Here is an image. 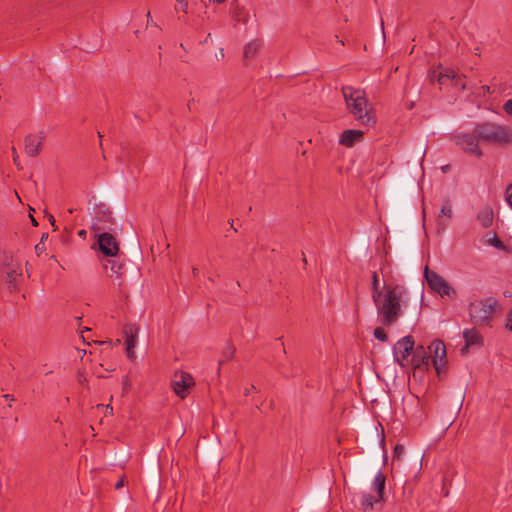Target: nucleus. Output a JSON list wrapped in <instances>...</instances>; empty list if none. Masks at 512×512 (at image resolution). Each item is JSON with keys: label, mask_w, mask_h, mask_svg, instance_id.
I'll list each match as a JSON object with an SVG mask.
<instances>
[{"label": "nucleus", "mask_w": 512, "mask_h": 512, "mask_svg": "<svg viewBox=\"0 0 512 512\" xmlns=\"http://www.w3.org/2000/svg\"><path fill=\"white\" fill-rule=\"evenodd\" d=\"M3 398L6 399L7 401H11V402H14L15 401V398L13 395L11 394H4L3 395Z\"/></svg>", "instance_id": "72a5a7b5"}, {"label": "nucleus", "mask_w": 512, "mask_h": 512, "mask_svg": "<svg viewBox=\"0 0 512 512\" xmlns=\"http://www.w3.org/2000/svg\"><path fill=\"white\" fill-rule=\"evenodd\" d=\"M363 132L356 129H348L342 132L339 143L345 147H352L356 142L361 141Z\"/></svg>", "instance_id": "a211bd4d"}, {"label": "nucleus", "mask_w": 512, "mask_h": 512, "mask_svg": "<svg viewBox=\"0 0 512 512\" xmlns=\"http://www.w3.org/2000/svg\"><path fill=\"white\" fill-rule=\"evenodd\" d=\"M499 307L494 297L471 302L468 307L470 319L476 324L488 323Z\"/></svg>", "instance_id": "39448f33"}, {"label": "nucleus", "mask_w": 512, "mask_h": 512, "mask_svg": "<svg viewBox=\"0 0 512 512\" xmlns=\"http://www.w3.org/2000/svg\"><path fill=\"white\" fill-rule=\"evenodd\" d=\"M174 393L181 399H185L195 386V380L191 374L185 371H176L171 382Z\"/></svg>", "instance_id": "0eeeda50"}, {"label": "nucleus", "mask_w": 512, "mask_h": 512, "mask_svg": "<svg viewBox=\"0 0 512 512\" xmlns=\"http://www.w3.org/2000/svg\"><path fill=\"white\" fill-rule=\"evenodd\" d=\"M430 355L429 360L431 359L432 364L437 371L438 374L441 373L442 370L445 369L446 366V347L443 341L436 340L431 343L428 347Z\"/></svg>", "instance_id": "9d476101"}, {"label": "nucleus", "mask_w": 512, "mask_h": 512, "mask_svg": "<svg viewBox=\"0 0 512 512\" xmlns=\"http://www.w3.org/2000/svg\"><path fill=\"white\" fill-rule=\"evenodd\" d=\"M103 268L111 278L119 280L118 285L122 284L121 276L123 274V264L115 259H106L103 262Z\"/></svg>", "instance_id": "dca6fc26"}, {"label": "nucleus", "mask_w": 512, "mask_h": 512, "mask_svg": "<svg viewBox=\"0 0 512 512\" xmlns=\"http://www.w3.org/2000/svg\"><path fill=\"white\" fill-rule=\"evenodd\" d=\"M192 272H193L194 276H196V275H198L199 270H198V268H193Z\"/></svg>", "instance_id": "ea45409f"}, {"label": "nucleus", "mask_w": 512, "mask_h": 512, "mask_svg": "<svg viewBox=\"0 0 512 512\" xmlns=\"http://www.w3.org/2000/svg\"><path fill=\"white\" fill-rule=\"evenodd\" d=\"M30 219H31V222H32L33 226H37L38 225L37 221L35 220V218L32 215H30Z\"/></svg>", "instance_id": "58836bf2"}, {"label": "nucleus", "mask_w": 512, "mask_h": 512, "mask_svg": "<svg viewBox=\"0 0 512 512\" xmlns=\"http://www.w3.org/2000/svg\"><path fill=\"white\" fill-rule=\"evenodd\" d=\"M124 483H125V478L124 477H121L117 483L115 484V489H120L124 486Z\"/></svg>", "instance_id": "2f4dec72"}, {"label": "nucleus", "mask_w": 512, "mask_h": 512, "mask_svg": "<svg viewBox=\"0 0 512 512\" xmlns=\"http://www.w3.org/2000/svg\"><path fill=\"white\" fill-rule=\"evenodd\" d=\"M371 289H372V299L374 297H376L377 293L382 292V290H380V287H379V279H378V274L376 271H374L372 273Z\"/></svg>", "instance_id": "4be33fe9"}, {"label": "nucleus", "mask_w": 512, "mask_h": 512, "mask_svg": "<svg viewBox=\"0 0 512 512\" xmlns=\"http://www.w3.org/2000/svg\"><path fill=\"white\" fill-rule=\"evenodd\" d=\"M463 338L465 346L461 349L462 354L468 353L471 347H481L483 345L482 336L475 328L465 329L463 331Z\"/></svg>", "instance_id": "2eb2a0df"}, {"label": "nucleus", "mask_w": 512, "mask_h": 512, "mask_svg": "<svg viewBox=\"0 0 512 512\" xmlns=\"http://www.w3.org/2000/svg\"><path fill=\"white\" fill-rule=\"evenodd\" d=\"M415 348V341L412 336L407 335L399 339L393 346L394 361L401 367H406L410 363V356Z\"/></svg>", "instance_id": "423d86ee"}, {"label": "nucleus", "mask_w": 512, "mask_h": 512, "mask_svg": "<svg viewBox=\"0 0 512 512\" xmlns=\"http://www.w3.org/2000/svg\"><path fill=\"white\" fill-rule=\"evenodd\" d=\"M404 446L403 445H396L395 448H394V458H398L400 459L401 456L403 455L404 453Z\"/></svg>", "instance_id": "bb28decb"}, {"label": "nucleus", "mask_w": 512, "mask_h": 512, "mask_svg": "<svg viewBox=\"0 0 512 512\" xmlns=\"http://www.w3.org/2000/svg\"><path fill=\"white\" fill-rule=\"evenodd\" d=\"M23 272L19 265L8 263L3 268V280L10 292L20 290Z\"/></svg>", "instance_id": "1a4fd4ad"}, {"label": "nucleus", "mask_w": 512, "mask_h": 512, "mask_svg": "<svg viewBox=\"0 0 512 512\" xmlns=\"http://www.w3.org/2000/svg\"><path fill=\"white\" fill-rule=\"evenodd\" d=\"M226 0H209V2H212V3H218V4H221V3H224ZM202 2L204 4H206V0H202Z\"/></svg>", "instance_id": "c9c22d12"}, {"label": "nucleus", "mask_w": 512, "mask_h": 512, "mask_svg": "<svg viewBox=\"0 0 512 512\" xmlns=\"http://www.w3.org/2000/svg\"><path fill=\"white\" fill-rule=\"evenodd\" d=\"M373 334L374 337L381 342H386L388 339L387 334L382 327L375 328Z\"/></svg>", "instance_id": "5701e85b"}, {"label": "nucleus", "mask_w": 512, "mask_h": 512, "mask_svg": "<svg viewBox=\"0 0 512 512\" xmlns=\"http://www.w3.org/2000/svg\"><path fill=\"white\" fill-rule=\"evenodd\" d=\"M386 477L382 471H378L371 483L370 492L361 495L360 505L364 512H371L381 507L384 501Z\"/></svg>", "instance_id": "20e7f679"}, {"label": "nucleus", "mask_w": 512, "mask_h": 512, "mask_svg": "<svg viewBox=\"0 0 512 512\" xmlns=\"http://www.w3.org/2000/svg\"><path fill=\"white\" fill-rule=\"evenodd\" d=\"M475 133L485 144L502 145L512 142V131L505 126L492 122L476 125Z\"/></svg>", "instance_id": "7ed1b4c3"}, {"label": "nucleus", "mask_w": 512, "mask_h": 512, "mask_svg": "<svg viewBox=\"0 0 512 512\" xmlns=\"http://www.w3.org/2000/svg\"><path fill=\"white\" fill-rule=\"evenodd\" d=\"M124 333L127 357L130 360H135V348L138 342L139 327L135 324L128 325L125 327Z\"/></svg>", "instance_id": "ddd939ff"}, {"label": "nucleus", "mask_w": 512, "mask_h": 512, "mask_svg": "<svg viewBox=\"0 0 512 512\" xmlns=\"http://www.w3.org/2000/svg\"><path fill=\"white\" fill-rule=\"evenodd\" d=\"M124 384H125V386L128 384V378L124 379Z\"/></svg>", "instance_id": "37998d69"}, {"label": "nucleus", "mask_w": 512, "mask_h": 512, "mask_svg": "<svg viewBox=\"0 0 512 512\" xmlns=\"http://www.w3.org/2000/svg\"><path fill=\"white\" fill-rule=\"evenodd\" d=\"M44 135L42 133L29 134L25 137L24 146L28 156L35 157L39 154Z\"/></svg>", "instance_id": "4468645a"}, {"label": "nucleus", "mask_w": 512, "mask_h": 512, "mask_svg": "<svg viewBox=\"0 0 512 512\" xmlns=\"http://www.w3.org/2000/svg\"><path fill=\"white\" fill-rule=\"evenodd\" d=\"M456 73L454 70L445 69L443 72H440L437 78V81L440 85H445L447 81H453L456 79Z\"/></svg>", "instance_id": "412c9836"}, {"label": "nucleus", "mask_w": 512, "mask_h": 512, "mask_svg": "<svg viewBox=\"0 0 512 512\" xmlns=\"http://www.w3.org/2000/svg\"><path fill=\"white\" fill-rule=\"evenodd\" d=\"M80 336H81V338L84 340L83 331H81Z\"/></svg>", "instance_id": "c03bdc74"}, {"label": "nucleus", "mask_w": 512, "mask_h": 512, "mask_svg": "<svg viewBox=\"0 0 512 512\" xmlns=\"http://www.w3.org/2000/svg\"><path fill=\"white\" fill-rule=\"evenodd\" d=\"M92 229H93V231H94V232H100V230H101L102 228H100L97 224H94V225H93V227H92Z\"/></svg>", "instance_id": "4c0bfd02"}, {"label": "nucleus", "mask_w": 512, "mask_h": 512, "mask_svg": "<svg viewBox=\"0 0 512 512\" xmlns=\"http://www.w3.org/2000/svg\"><path fill=\"white\" fill-rule=\"evenodd\" d=\"M424 277L431 290L443 296H451L455 294V290L449 283L439 274L429 270L428 266L424 269Z\"/></svg>", "instance_id": "6e6552de"}, {"label": "nucleus", "mask_w": 512, "mask_h": 512, "mask_svg": "<svg viewBox=\"0 0 512 512\" xmlns=\"http://www.w3.org/2000/svg\"><path fill=\"white\" fill-rule=\"evenodd\" d=\"M494 245L495 246L501 245V241L499 239H496V241H494Z\"/></svg>", "instance_id": "a19ab883"}, {"label": "nucleus", "mask_w": 512, "mask_h": 512, "mask_svg": "<svg viewBox=\"0 0 512 512\" xmlns=\"http://www.w3.org/2000/svg\"><path fill=\"white\" fill-rule=\"evenodd\" d=\"M98 245L100 251L107 257H115L119 252V245L116 238L108 232L98 234Z\"/></svg>", "instance_id": "f8f14e48"}, {"label": "nucleus", "mask_w": 512, "mask_h": 512, "mask_svg": "<svg viewBox=\"0 0 512 512\" xmlns=\"http://www.w3.org/2000/svg\"><path fill=\"white\" fill-rule=\"evenodd\" d=\"M452 82L454 86L457 87L459 90H464L466 88V84L462 76L456 75V79H454Z\"/></svg>", "instance_id": "393cba45"}, {"label": "nucleus", "mask_w": 512, "mask_h": 512, "mask_svg": "<svg viewBox=\"0 0 512 512\" xmlns=\"http://www.w3.org/2000/svg\"><path fill=\"white\" fill-rule=\"evenodd\" d=\"M503 110L506 114L512 116V99H509L504 103Z\"/></svg>", "instance_id": "c85d7f7f"}, {"label": "nucleus", "mask_w": 512, "mask_h": 512, "mask_svg": "<svg viewBox=\"0 0 512 512\" xmlns=\"http://www.w3.org/2000/svg\"><path fill=\"white\" fill-rule=\"evenodd\" d=\"M440 213L442 216H447L448 218H450L452 216V208H451L450 204L449 203L444 204L441 208Z\"/></svg>", "instance_id": "a878e982"}, {"label": "nucleus", "mask_w": 512, "mask_h": 512, "mask_svg": "<svg viewBox=\"0 0 512 512\" xmlns=\"http://www.w3.org/2000/svg\"><path fill=\"white\" fill-rule=\"evenodd\" d=\"M477 220L485 228L491 226V224L493 222L492 210L489 208H485V209L481 210L477 215Z\"/></svg>", "instance_id": "aec40b11"}, {"label": "nucleus", "mask_w": 512, "mask_h": 512, "mask_svg": "<svg viewBox=\"0 0 512 512\" xmlns=\"http://www.w3.org/2000/svg\"><path fill=\"white\" fill-rule=\"evenodd\" d=\"M175 10L182 11L184 14L188 12V2L186 0H176Z\"/></svg>", "instance_id": "b1692460"}, {"label": "nucleus", "mask_w": 512, "mask_h": 512, "mask_svg": "<svg viewBox=\"0 0 512 512\" xmlns=\"http://www.w3.org/2000/svg\"><path fill=\"white\" fill-rule=\"evenodd\" d=\"M505 198L507 203L512 207V184L506 188Z\"/></svg>", "instance_id": "cd10ccee"}, {"label": "nucleus", "mask_w": 512, "mask_h": 512, "mask_svg": "<svg viewBox=\"0 0 512 512\" xmlns=\"http://www.w3.org/2000/svg\"><path fill=\"white\" fill-rule=\"evenodd\" d=\"M25 267H26V272L28 274V277H30L31 276V269H32V267H31V265L28 262H26Z\"/></svg>", "instance_id": "f704fd0d"}, {"label": "nucleus", "mask_w": 512, "mask_h": 512, "mask_svg": "<svg viewBox=\"0 0 512 512\" xmlns=\"http://www.w3.org/2000/svg\"><path fill=\"white\" fill-rule=\"evenodd\" d=\"M481 90H482L483 94H490L491 93V88L488 85H483L481 87Z\"/></svg>", "instance_id": "473e14b6"}, {"label": "nucleus", "mask_w": 512, "mask_h": 512, "mask_svg": "<svg viewBox=\"0 0 512 512\" xmlns=\"http://www.w3.org/2000/svg\"><path fill=\"white\" fill-rule=\"evenodd\" d=\"M479 142H481V140L476 135L475 129L473 133H462L456 136V144L465 152L477 157L482 155Z\"/></svg>", "instance_id": "9b49d317"}, {"label": "nucleus", "mask_w": 512, "mask_h": 512, "mask_svg": "<svg viewBox=\"0 0 512 512\" xmlns=\"http://www.w3.org/2000/svg\"><path fill=\"white\" fill-rule=\"evenodd\" d=\"M342 94L347 110L360 124L372 127L376 124V114L364 90L345 86Z\"/></svg>", "instance_id": "f03ea898"}, {"label": "nucleus", "mask_w": 512, "mask_h": 512, "mask_svg": "<svg viewBox=\"0 0 512 512\" xmlns=\"http://www.w3.org/2000/svg\"><path fill=\"white\" fill-rule=\"evenodd\" d=\"M504 295H505L506 297H510V296H511V294L509 293V291L504 292Z\"/></svg>", "instance_id": "79ce46f5"}, {"label": "nucleus", "mask_w": 512, "mask_h": 512, "mask_svg": "<svg viewBox=\"0 0 512 512\" xmlns=\"http://www.w3.org/2000/svg\"><path fill=\"white\" fill-rule=\"evenodd\" d=\"M48 220H49V222L51 223L52 226L55 225V218H54L53 215L49 214L48 215Z\"/></svg>", "instance_id": "e433bc0d"}, {"label": "nucleus", "mask_w": 512, "mask_h": 512, "mask_svg": "<svg viewBox=\"0 0 512 512\" xmlns=\"http://www.w3.org/2000/svg\"><path fill=\"white\" fill-rule=\"evenodd\" d=\"M12 154H13V161L16 165H19V156L17 154V151L15 147H12Z\"/></svg>", "instance_id": "7c9ffc66"}, {"label": "nucleus", "mask_w": 512, "mask_h": 512, "mask_svg": "<svg viewBox=\"0 0 512 512\" xmlns=\"http://www.w3.org/2000/svg\"><path fill=\"white\" fill-rule=\"evenodd\" d=\"M79 234H80V235H83V234H85V231H84V230H82V231H80V233H79Z\"/></svg>", "instance_id": "a18cd8bd"}, {"label": "nucleus", "mask_w": 512, "mask_h": 512, "mask_svg": "<svg viewBox=\"0 0 512 512\" xmlns=\"http://www.w3.org/2000/svg\"><path fill=\"white\" fill-rule=\"evenodd\" d=\"M262 44L259 40H252L244 47V58L247 60L253 59L259 52Z\"/></svg>", "instance_id": "6ab92c4d"}, {"label": "nucleus", "mask_w": 512, "mask_h": 512, "mask_svg": "<svg viewBox=\"0 0 512 512\" xmlns=\"http://www.w3.org/2000/svg\"><path fill=\"white\" fill-rule=\"evenodd\" d=\"M373 302L383 325L394 324L402 315L403 307L408 303V290L401 284L384 285Z\"/></svg>", "instance_id": "f257e3e1"}, {"label": "nucleus", "mask_w": 512, "mask_h": 512, "mask_svg": "<svg viewBox=\"0 0 512 512\" xmlns=\"http://www.w3.org/2000/svg\"><path fill=\"white\" fill-rule=\"evenodd\" d=\"M429 357L423 346L414 348L410 363L414 369H420L423 366H428Z\"/></svg>", "instance_id": "f3484780"}, {"label": "nucleus", "mask_w": 512, "mask_h": 512, "mask_svg": "<svg viewBox=\"0 0 512 512\" xmlns=\"http://www.w3.org/2000/svg\"><path fill=\"white\" fill-rule=\"evenodd\" d=\"M231 9H232V13L235 16H238V11H239L240 7H239V4H238L237 1H232L231 2Z\"/></svg>", "instance_id": "c756f323"}]
</instances>
